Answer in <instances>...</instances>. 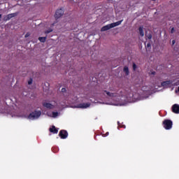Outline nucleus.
Wrapping results in <instances>:
<instances>
[{
    "mask_svg": "<svg viewBox=\"0 0 179 179\" xmlns=\"http://www.w3.org/2000/svg\"><path fill=\"white\" fill-rule=\"evenodd\" d=\"M88 107H90V103H82L78 105V108H88Z\"/></svg>",
    "mask_w": 179,
    "mask_h": 179,
    "instance_id": "nucleus-7",
    "label": "nucleus"
},
{
    "mask_svg": "<svg viewBox=\"0 0 179 179\" xmlns=\"http://www.w3.org/2000/svg\"><path fill=\"white\" fill-rule=\"evenodd\" d=\"M151 47H152V45L150 44V43H148V44H147V45H145V48H146V50H150V48H151Z\"/></svg>",
    "mask_w": 179,
    "mask_h": 179,
    "instance_id": "nucleus-18",
    "label": "nucleus"
},
{
    "mask_svg": "<svg viewBox=\"0 0 179 179\" xmlns=\"http://www.w3.org/2000/svg\"><path fill=\"white\" fill-rule=\"evenodd\" d=\"M121 23H122V20L116 22H113L111 24L105 25L101 29V31H107V30H110V29H113V27H117V26H120Z\"/></svg>",
    "mask_w": 179,
    "mask_h": 179,
    "instance_id": "nucleus-1",
    "label": "nucleus"
},
{
    "mask_svg": "<svg viewBox=\"0 0 179 179\" xmlns=\"http://www.w3.org/2000/svg\"><path fill=\"white\" fill-rule=\"evenodd\" d=\"M172 111L175 114H179V105L177 104V103H175L174 105H173V106H172Z\"/></svg>",
    "mask_w": 179,
    "mask_h": 179,
    "instance_id": "nucleus-8",
    "label": "nucleus"
},
{
    "mask_svg": "<svg viewBox=\"0 0 179 179\" xmlns=\"http://www.w3.org/2000/svg\"><path fill=\"white\" fill-rule=\"evenodd\" d=\"M145 37L148 38V40H152V33L145 34Z\"/></svg>",
    "mask_w": 179,
    "mask_h": 179,
    "instance_id": "nucleus-16",
    "label": "nucleus"
},
{
    "mask_svg": "<svg viewBox=\"0 0 179 179\" xmlns=\"http://www.w3.org/2000/svg\"><path fill=\"white\" fill-rule=\"evenodd\" d=\"M65 92H66V88H62V93H65Z\"/></svg>",
    "mask_w": 179,
    "mask_h": 179,
    "instance_id": "nucleus-24",
    "label": "nucleus"
},
{
    "mask_svg": "<svg viewBox=\"0 0 179 179\" xmlns=\"http://www.w3.org/2000/svg\"><path fill=\"white\" fill-rule=\"evenodd\" d=\"M136 68H137L136 64L133 63V71H136Z\"/></svg>",
    "mask_w": 179,
    "mask_h": 179,
    "instance_id": "nucleus-20",
    "label": "nucleus"
},
{
    "mask_svg": "<svg viewBox=\"0 0 179 179\" xmlns=\"http://www.w3.org/2000/svg\"><path fill=\"white\" fill-rule=\"evenodd\" d=\"M41 116V110H34V112L31 113L28 118L29 120H37L38 118H40Z\"/></svg>",
    "mask_w": 179,
    "mask_h": 179,
    "instance_id": "nucleus-2",
    "label": "nucleus"
},
{
    "mask_svg": "<svg viewBox=\"0 0 179 179\" xmlns=\"http://www.w3.org/2000/svg\"><path fill=\"white\" fill-rule=\"evenodd\" d=\"M52 115L54 118L58 117V112H52Z\"/></svg>",
    "mask_w": 179,
    "mask_h": 179,
    "instance_id": "nucleus-19",
    "label": "nucleus"
},
{
    "mask_svg": "<svg viewBox=\"0 0 179 179\" xmlns=\"http://www.w3.org/2000/svg\"><path fill=\"white\" fill-rule=\"evenodd\" d=\"M63 15H64V8H59L56 10L55 14V17L56 19H59V17H61V16H62Z\"/></svg>",
    "mask_w": 179,
    "mask_h": 179,
    "instance_id": "nucleus-4",
    "label": "nucleus"
},
{
    "mask_svg": "<svg viewBox=\"0 0 179 179\" xmlns=\"http://www.w3.org/2000/svg\"><path fill=\"white\" fill-rule=\"evenodd\" d=\"M155 73H156V72L155 71L152 73V75H155Z\"/></svg>",
    "mask_w": 179,
    "mask_h": 179,
    "instance_id": "nucleus-27",
    "label": "nucleus"
},
{
    "mask_svg": "<svg viewBox=\"0 0 179 179\" xmlns=\"http://www.w3.org/2000/svg\"><path fill=\"white\" fill-rule=\"evenodd\" d=\"M172 44H173V45H174V44H176V41L175 40L172 41Z\"/></svg>",
    "mask_w": 179,
    "mask_h": 179,
    "instance_id": "nucleus-26",
    "label": "nucleus"
},
{
    "mask_svg": "<svg viewBox=\"0 0 179 179\" xmlns=\"http://www.w3.org/2000/svg\"><path fill=\"white\" fill-rule=\"evenodd\" d=\"M29 36H30V33H29V32H27V33L25 34V36H24L25 38H27V37H29Z\"/></svg>",
    "mask_w": 179,
    "mask_h": 179,
    "instance_id": "nucleus-22",
    "label": "nucleus"
},
{
    "mask_svg": "<svg viewBox=\"0 0 179 179\" xmlns=\"http://www.w3.org/2000/svg\"><path fill=\"white\" fill-rule=\"evenodd\" d=\"M106 136H108V132H107V133L106 134Z\"/></svg>",
    "mask_w": 179,
    "mask_h": 179,
    "instance_id": "nucleus-29",
    "label": "nucleus"
},
{
    "mask_svg": "<svg viewBox=\"0 0 179 179\" xmlns=\"http://www.w3.org/2000/svg\"><path fill=\"white\" fill-rule=\"evenodd\" d=\"M163 126L164 128H165V129H171V128H173V121L170 120H164L163 121Z\"/></svg>",
    "mask_w": 179,
    "mask_h": 179,
    "instance_id": "nucleus-3",
    "label": "nucleus"
},
{
    "mask_svg": "<svg viewBox=\"0 0 179 179\" xmlns=\"http://www.w3.org/2000/svg\"><path fill=\"white\" fill-rule=\"evenodd\" d=\"M61 139H66L68 138V131L66 130H61L59 133Z\"/></svg>",
    "mask_w": 179,
    "mask_h": 179,
    "instance_id": "nucleus-5",
    "label": "nucleus"
},
{
    "mask_svg": "<svg viewBox=\"0 0 179 179\" xmlns=\"http://www.w3.org/2000/svg\"><path fill=\"white\" fill-rule=\"evenodd\" d=\"M52 29L50 28L48 30L45 31V34H50V33H52Z\"/></svg>",
    "mask_w": 179,
    "mask_h": 179,
    "instance_id": "nucleus-17",
    "label": "nucleus"
},
{
    "mask_svg": "<svg viewBox=\"0 0 179 179\" xmlns=\"http://www.w3.org/2000/svg\"><path fill=\"white\" fill-rule=\"evenodd\" d=\"M152 1H156V0H152Z\"/></svg>",
    "mask_w": 179,
    "mask_h": 179,
    "instance_id": "nucleus-31",
    "label": "nucleus"
},
{
    "mask_svg": "<svg viewBox=\"0 0 179 179\" xmlns=\"http://www.w3.org/2000/svg\"><path fill=\"white\" fill-rule=\"evenodd\" d=\"M2 17V15L1 14H0V19Z\"/></svg>",
    "mask_w": 179,
    "mask_h": 179,
    "instance_id": "nucleus-28",
    "label": "nucleus"
},
{
    "mask_svg": "<svg viewBox=\"0 0 179 179\" xmlns=\"http://www.w3.org/2000/svg\"><path fill=\"white\" fill-rule=\"evenodd\" d=\"M17 14L16 13L8 14L4 17V22H8V20H10L12 17H15V16H17Z\"/></svg>",
    "mask_w": 179,
    "mask_h": 179,
    "instance_id": "nucleus-6",
    "label": "nucleus"
},
{
    "mask_svg": "<svg viewBox=\"0 0 179 179\" xmlns=\"http://www.w3.org/2000/svg\"><path fill=\"white\" fill-rule=\"evenodd\" d=\"M33 83V78H30L28 81V85H31Z\"/></svg>",
    "mask_w": 179,
    "mask_h": 179,
    "instance_id": "nucleus-21",
    "label": "nucleus"
},
{
    "mask_svg": "<svg viewBox=\"0 0 179 179\" xmlns=\"http://www.w3.org/2000/svg\"><path fill=\"white\" fill-rule=\"evenodd\" d=\"M138 33L141 37H143V36H145V32L143 31V27H139Z\"/></svg>",
    "mask_w": 179,
    "mask_h": 179,
    "instance_id": "nucleus-13",
    "label": "nucleus"
},
{
    "mask_svg": "<svg viewBox=\"0 0 179 179\" xmlns=\"http://www.w3.org/2000/svg\"><path fill=\"white\" fill-rule=\"evenodd\" d=\"M38 40L41 43H45L46 40H47V36L45 37H39Z\"/></svg>",
    "mask_w": 179,
    "mask_h": 179,
    "instance_id": "nucleus-15",
    "label": "nucleus"
},
{
    "mask_svg": "<svg viewBox=\"0 0 179 179\" xmlns=\"http://www.w3.org/2000/svg\"><path fill=\"white\" fill-rule=\"evenodd\" d=\"M176 93H179V87H178L177 90H176Z\"/></svg>",
    "mask_w": 179,
    "mask_h": 179,
    "instance_id": "nucleus-25",
    "label": "nucleus"
},
{
    "mask_svg": "<svg viewBox=\"0 0 179 179\" xmlns=\"http://www.w3.org/2000/svg\"><path fill=\"white\" fill-rule=\"evenodd\" d=\"M174 31H176V29H174V27H172L171 29V34H173V33H174Z\"/></svg>",
    "mask_w": 179,
    "mask_h": 179,
    "instance_id": "nucleus-23",
    "label": "nucleus"
},
{
    "mask_svg": "<svg viewBox=\"0 0 179 179\" xmlns=\"http://www.w3.org/2000/svg\"><path fill=\"white\" fill-rule=\"evenodd\" d=\"M118 125H120V122H117Z\"/></svg>",
    "mask_w": 179,
    "mask_h": 179,
    "instance_id": "nucleus-30",
    "label": "nucleus"
},
{
    "mask_svg": "<svg viewBox=\"0 0 179 179\" xmlns=\"http://www.w3.org/2000/svg\"><path fill=\"white\" fill-rule=\"evenodd\" d=\"M50 132L52 134H58V129L55 127V126H52L49 129Z\"/></svg>",
    "mask_w": 179,
    "mask_h": 179,
    "instance_id": "nucleus-11",
    "label": "nucleus"
},
{
    "mask_svg": "<svg viewBox=\"0 0 179 179\" xmlns=\"http://www.w3.org/2000/svg\"><path fill=\"white\" fill-rule=\"evenodd\" d=\"M123 72H124L125 75L128 76L129 75V69L128 66H125L123 69Z\"/></svg>",
    "mask_w": 179,
    "mask_h": 179,
    "instance_id": "nucleus-14",
    "label": "nucleus"
},
{
    "mask_svg": "<svg viewBox=\"0 0 179 179\" xmlns=\"http://www.w3.org/2000/svg\"><path fill=\"white\" fill-rule=\"evenodd\" d=\"M104 92L106 93L107 96L109 97H117L116 93H111L110 92H107L106 90H105Z\"/></svg>",
    "mask_w": 179,
    "mask_h": 179,
    "instance_id": "nucleus-12",
    "label": "nucleus"
},
{
    "mask_svg": "<svg viewBox=\"0 0 179 179\" xmlns=\"http://www.w3.org/2000/svg\"><path fill=\"white\" fill-rule=\"evenodd\" d=\"M43 107H45V108H49L50 110H51V108H54V105L48 103V102H44L43 103Z\"/></svg>",
    "mask_w": 179,
    "mask_h": 179,
    "instance_id": "nucleus-10",
    "label": "nucleus"
},
{
    "mask_svg": "<svg viewBox=\"0 0 179 179\" xmlns=\"http://www.w3.org/2000/svg\"><path fill=\"white\" fill-rule=\"evenodd\" d=\"M173 83V80H166L164 81L161 83L162 87H167V86H169V85H171Z\"/></svg>",
    "mask_w": 179,
    "mask_h": 179,
    "instance_id": "nucleus-9",
    "label": "nucleus"
}]
</instances>
